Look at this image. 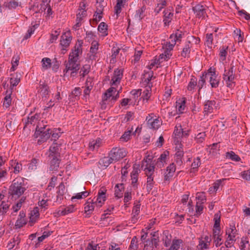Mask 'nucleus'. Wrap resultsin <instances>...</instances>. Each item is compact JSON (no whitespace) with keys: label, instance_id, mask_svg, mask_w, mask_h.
I'll return each instance as SVG.
<instances>
[{"label":"nucleus","instance_id":"9b49d317","mask_svg":"<svg viewBox=\"0 0 250 250\" xmlns=\"http://www.w3.org/2000/svg\"><path fill=\"white\" fill-rule=\"evenodd\" d=\"M208 7L204 4L199 3L193 7L196 17L199 19H204L207 16Z\"/></svg>","mask_w":250,"mask_h":250},{"label":"nucleus","instance_id":"ddd939ff","mask_svg":"<svg viewBox=\"0 0 250 250\" xmlns=\"http://www.w3.org/2000/svg\"><path fill=\"white\" fill-rule=\"evenodd\" d=\"M82 47L81 44H76L70 53L68 59L78 62L79 55L82 53Z\"/></svg>","mask_w":250,"mask_h":250},{"label":"nucleus","instance_id":"052dcab7","mask_svg":"<svg viewBox=\"0 0 250 250\" xmlns=\"http://www.w3.org/2000/svg\"><path fill=\"white\" fill-rule=\"evenodd\" d=\"M228 180L227 178H223L221 179L216 180L213 184V188L217 191L220 187H222L224 185L223 183L224 181Z\"/></svg>","mask_w":250,"mask_h":250},{"label":"nucleus","instance_id":"49530a36","mask_svg":"<svg viewBox=\"0 0 250 250\" xmlns=\"http://www.w3.org/2000/svg\"><path fill=\"white\" fill-rule=\"evenodd\" d=\"M20 80L21 77L20 74L16 73L13 75L10 80L11 87L12 86L13 87L17 86L20 83Z\"/></svg>","mask_w":250,"mask_h":250},{"label":"nucleus","instance_id":"72a5a7b5","mask_svg":"<svg viewBox=\"0 0 250 250\" xmlns=\"http://www.w3.org/2000/svg\"><path fill=\"white\" fill-rule=\"evenodd\" d=\"M201 165V161L200 158L199 157H197V158L194 159L193 162L192 163L191 165V168L190 169V173H194L196 171H198V167Z\"/></svg>","mask_w":250,"mask_h":250},{"label":"nucleus","instance_id":"4be33fe9","mask_svg":"<svg viewBox=\"0 0 250 250\" xmlns=\"http://www.w3.org/2000/svg\"><path fill=\"white\" fill-rule=\"evenodd\" d=\"M95 209H98L94 202V199L89 198L85 204L84 211L87 214H91Z\"/></svg>","mask_w":250,"mask_h":250},{"label":"nucleus","instance_id":"dca6fc26","mask_svg":"<svg viewBox=\"0 0 250 250\" xmlns=\"http://www.w3.org/2000/svg\"><path fill=\"white\" fill-rule=\"evenodd\" d=\"M40 218V213L38 208H34L29 213V221L28 224L30 226H33Z\"/></svg>","mask_w":250,"mask_h":250},{"label":"nucleus","instance_id":"b1692460","mask_svg":"<svg viewBox=\"0 0 250 250\" xmlns=\"http://www.w3.org/2000/svg\"><path fill=\"white\" fill-rule=\"evenodd\" d=\"M27 223L25 218V214L24 212L21 211L18 218L15 223L16 229H20L25 225Z\"/></svg>","mask_w":250,"mask_h":250},{"label":"nucleus","instance_id":"79ce46f5","mask_svg":"<svg viewBox=\"0 0 250 250\" xmlns=\"http://www.w3.org/2000/svg\"><path fill=\"white\" fill-rule=\"evenodd\" d=\"M172 236L168 231H164L163 235V241L165 247H168L171 242Z\"/></svg>","mask_w":250,"mask_h":250},{"label":"nucleus","instance_id":"c03bdc74","mask_svg":"<svg viewBox=\"0 0 250 250\" xmlns=\"http://www.w3.org/2000/svg\"><path fill=\"white\" fill-rule=\"evenodd\" d=\"M124 187L123 184H118L115 186V195L118 198H121L123 196V191L124 190Z\"/></svg>","mask_w":250,"mask_h":250},{"label":"nucleus","instance_id":"13d9d810","mask_svg":"<svg viewBox=\"0 0 250 250\" xmlns=\"http://www.w3.org/2000/svg\"><path fill=\"white\" fill-rule=\"evenodd\" d=\"M207 79L206 72L204 73L200 77L198 83H197V86L199 88L200 90L206 83V79Z\"/></svg>","mask_w":250,"mask_h":250},{"label":"nucleus","instance_id":"bb28decb","mask_svg":"<svg viewBox=\"0 0 250 250\" xmlns=\"http://www.w3.org/2000/svg\"><path fill=\"white\" fill-rule=\"evenodd\" d=\"M184 32L180 30H177L174 33L172 34L170 36V39L175 40L176 43H180L182 39L184 38Z\"/></svg>","mask_w":250,"mask_h":250},{"label":"nucleus","instance_id":"3c124183","mask_svg":"<svg viewBox=\"0 0 250 250\" xmlns=\"http://www.w3.org/2000/svg\"><path fill=\"white\" fill-rule=\"evenodd\" d=\"M98 31L102 34L103 36L107 35V25L104 22L100 23L98 27Z\"/></svg>","mask_w":250,"mask_h":250},{"label":"nucleus","instance_id":"ea45409f","mask_svg":"<svg viewBox=\"0 0 250 250\" xmlns=\"http://www.w3.org/2000/svg\"><path fill=\"white\" fill-rule=\"evenodd\" d=\"M102 140L100 138L93 140L89 143V147L91 150H97L101 145Z\"/></svg>","mask_w":250,"mask_h":250},{"label":"nucleus","instance_id":"4468645a","mask_svg":"<svg viewBox=\"0 0 250 250\" xmlns=\"http://www.w3.org/2000/svg\"><path fill=\"white\" fill-rule=\"evenodd\" d=\"M175 40L169 39L168 42H167L166 44V50L164 53H162V55L165 57V59L167 60L169 59L171 56V51L173 50V48L176 44Z\"/></svg>","mask_w":250,"mask_h":250},{"label":"nucleus","instance_id":"a211bd4d","mask_svg":"<svg viewBox=\"0 0 250 250\" xmlns=\"http://www.w3.org/2000/svg\"><path fill=\"white\" fill-rule=\"evenodd\" d=\"M105 200V192L103 190H100L98 192L96 200H94L96 208H101L104 204Z\"/></svg>","mask_w":250,"mask_h":250},{"label":"nucleus","instance_id":"8fccbe9b","mask_svg":"<svg viewBox=\"0 0 250 250\" xmlns=\"http://www.w3.org/2000/svg\"><path fill=\"white\" fill-rule=\"evenodd\" d=\"M155 167L154 164L147 163L144 171L146 175H153Z\"/></svg>","mask_w":250,"mask_h":250},{"label":"nucleus","instance_id":"338daca9","mask_svg":"<svg viewBox=\"0 0 250 250\" xmlns=\"http://www.w3.org/2000/svg\"><path fill=\"white\" fill-rule=\"evenodd\" d=\"M152 87V85L148 86H146V89L143 92V100H146L147 101L148 99L149 98L150 95H151V88Z\"/></svg>","mask_w":250,"mask_h":250},{"label":"nucleus","instance_id":"2f4dec72","mask_svg":"<svg viewBox=\"0 0 250 250\" xmlns=\"http://www.w3.org/2000/svg\"><path fill=\"white\" fill-rule=\"evenodd\" d=\"M20 242L21 239L19 236H14L13 238L11 239L8 243L7 248L8 250H12L16 247V248L17 249Z\"/></svg>","mask_w":250,"mask_h":250},{"label":"nucleus","instance_id":"774afa93","mask_svg":"<svg viewBox=\"0 0 250 250\" xmlns=\"http://www.w3.org/2000/svg\"><path fill=\"white\" fill-rule=\"evenodd\" d=\"M206 137L205 132L199 133L195 137V140L197 143H202L204 142Z\"/></svg>","mask_w":250,"mask_h":250},{"label":"nucleus","instance_id":"c9c22d12","mask_svg":"<svg viewBox=\"0 0 250 250\" xmlns=\"http://www.w3.org/2000/svg\"><path fill=\"white\" fill-rule=\"evenodd\" d=\"M141 89H133L130 92V97L129 98L132 99L131 104H135L138 100L139 97L141 96Z\"/></svg>","mask_w":250,"mask_h":250},{"label":"nucleus","instance_id":"69168bd1","mask_svg":"<svg viewBox=\"0 0 250 250\" xmlns=\"http://www.w3.org/2000/svg\"><path fill=\"white\" fill-rule=\"evenodd\" d=\"M204 206L203 204H201L199 202H196L195 206V213L194 215L198 217L203 212Z\"/></svg>","mask_w":250,"mask_h":250},{"label":"nucleus","instance_id":"393cba45","mask_svg":"<svg viewBox=\"0 0 250 250\" xmlns=\"http://www.w3.org/2000/svg\"><path fill=\"white\" fill-rule=\"evenodd\" d=\"M104 6L101 2H97L96 4V11L94 15L95 17L94 20L96 21H100L102 18L103 11Z\"/></svg>","mask_w":250,"mask_h":250},{"label":"nucleus","instance_id":"e433bc0d","mask_svg":"<svg viewBox=\"0 0 250 250\" xmlns=\"http://www.w3.org/2000/svg\"><path fill=\"white\" fill-rule=\"evenodd\" d=\"M52 159L50 162V170H57L59 167L60 160L58 156H55L52 157Z\"/></svg>","mask_w":250,"mask_h":250},{"label":"nucleus","instance_id":"f704fd0d","mask_svg":"<svg viewBox=\"0 0 250 250\" xmlns=\"http://www.w3.org/2000/svg\"><path fill=\"white\" fill-rule=\"evenodd\" d=\"M12 93V88L10 90H7L6 92V96L4 98L3 105L6 107H8L10 105L12 101L11 94Z\"/></svg>","mask_w":250,"mask_h":250},{"label":"nucleus","instance_id":"6ab92c4d","mask_svg":"<svg viewBox=\"0 0 250 250\" xmlns=\"http://www.w3.org/2000/svg\"><path fill=\"white\" fill-rule=\"evenodd\" d=\"M38 93H40L42 97L46 98L50 93L49 87L44 83H40L39 85L37 87Z\"/></svg>","mask_w":250,"mask_h":250},{"label":"nucleus","instance_id":"5fc2aeb1","mask_svg":"<svg viewBox=\"0 0 250 250\" xmlns=\"http://www.w3.org/2000/svg\"><path fill=\"white\" fill-rule=\"evenodd\" d=\"M196 202L204 204L207 201L205 192H198L196 196Z\"/></svg>","mask_w":250,"mask_h":250},{"label":"nucleus","instance_id":"4d7b16f0","mask_svg":"<svg viewBox=\"0 0 250 250\" xmlns=\"http://www.w3.org/2000/svg\"><path fill=\"white\" fill-rule=\"evenodd\" d=\"M42 65L43 69H47L51 66V60L48 58H43L42 60Z\"/></svg>","mask_w":250,"mask_h":250},{"label":"nucleus","instance_id":"4c0bfd02","mask_svg":"<svg viewBox=\"0 0 250 250\" xmlns=\"http://www.w3.org/2000/svg\"><path fill=\"white\" fill-rule=\"evenodd\" d=\"M228 46H223L219 49V60L221 62H223L226 60V57L228 55Z\"/></svg>","mask_w":250,"mask_h":250},{"label":"nucleus","instance_id":"c85d7f7f","mask_svg":"<svg viewBox=\"0 0 250 250\" xmlns=\"http://www.w3.org/2000/svg\"><path fill=\"white\" fill-rule=\"evenodd\" d=\"M188 197L189 195L188 194H184L182 196V199H181V204H183L184 206H187L188 207L189 211L191 210L192 211H193V207L192 206V202L191 200L188 201Z\"/></svg>","mask_w":250,"mask_h":250},{"label":"nucleus","instance_id":"6e6552de","mask_svg":"<svg viewBox=\"0 0 250 250\" xmlns=\"http://www.w3.org/2000/svg\"><path fill=\"white\" fill-rule=\"evenodd\" d=\"M218 108V105L214 100H208L204 104L203 113L204 117L208 116L209 114L214 112Z\"/></svg>","mask_w":250,"mask_h":250},{"label":"nucleus","instance_id":"603ef678","mask_svg":"<svg viewBox=\"0 0 250 250\" xmlns=\"http://www.w3.org/2000/svg\"><path fill=\"white\" fill-rule=\"evenodd\" d=\"M82 93V91L81 88L80 87H76L71 93V95H69L70 99H74V101L75 100H77L79 99V96L81 95Z\"/></svg>","mask_w":250,"mask_h":250},{"label":"nucleus","instance_id":"bf43d9fd","mask_svg":"<svg viewBox=\"0 0 250 250\" xmlns=\"http://www.w3.org/2000/svg\"><path fill=\"white\" fill-rule=\"evenodd\" d=\"M90 70V66L89 64L84 65L80 69V75L81 76L84 77L88 74Z\"/></svg>","mask_w":250,"mask_h":250},{"label":"nucleus","instance_id":"37998d69","mask_svg":"<svg viewBox=\"0 0 250 250\" xmlns=\"http://www.w3.org/2000/svg\"><path fill=\"white\" fill-rule=\"evenodd\" d=\"M146 7L145 6H142L141 8L136 10V14L135 15V18L140 21L143 19L145 16V11Z\"/></svg>","mask_w":250,"mask_h":250},{"label":"nucleus","instance_id":"6e6d98bb","mask_svg":"<svg viewBox=\"0 0 250 250\" xmlns=\"http://www.w3.org/2000/svg\"><path fill=\"white\" fill-rule=\"evenodd\" d=\"M6 7H8L9 9H15L18 6L21 5V2H19L15 0H11L8 2L4 3Z\"/></svg>","mask_w":250,"mask_h":250},{"label":"nucleus","instance_id":"0e129e2a","mask_svg":"<svg viewBox=\"0 0 250 250\" xmlns=\"http://www.w3.org/2000/svg\"><path fill=\"white\" fill-rule=\"evenodd\" d=\"M212 41H213V34L212 33L210 34H207L206 36V42L205 44L208 48H211L212 45Z\"/></svg>","mask_w":250,"mask_h":250},{"label":"nucleus","instance_id":"58836bf2","mask_svg":"<svg viewBox=\"0 0 250 250\" xmlns=\"http://www.w3.org/2000/svg\"><path fill=\"white\" fill-rule=\"evenodd\" d=\"M183 243L181 239H173L170 247L167 250H178Z\"/></svg>","mask_w":250,"mask_h":250},{"label":"nucleus","instance_id":"2eb2a0df","mask_svg":"<svg viewBox=\"0 0 250 250\" xmlns=\"http://www.w3.org/2000/svg\"><path fill=\"white\" fill-rule=\"evenodd\" d=\"M75 211V207L73 205L69 206L63 208H59L54 213V216H60L67 215L69 213L73 212Z\"/></svg>","mask_w":250,"mask_h":250},{"label":"nucleus","instance_id":"20e7f679","mask_svg":"<svg viewBox=\"0 0 250 250\" xmlns=\"http://www.w3.org/2000/svg\"><path fill=\"white\" fill-rule=\"evenodd\" d=\"M234 65L231 64L230 66L225 68L223 76V80L225 81L227 87L233 88L235 85V75L234 73Z\"/></svg>","mask_w":250,"mask_h":250},{"label":"nucleus","instance_id":"f257e3e1","mask_svg":"<svg viewBox=\"0 0 250 250\" xmlns=\"http://www.w3.org/2000/svg\"><path fill=\"white\" fill-rule=\"evenodd\" d=\"M123 75V69H116L114 71L110 82L111 87L104 93L102 97V106L104 104H107L108 102L116 101L119 98V90L117 89V87L120 83Z\"/></svg>","mask_w":250,"mask_h":250},{"label":"nucleus","instance_id":"de8ad7c7","mask_svg":"<svg viewBox=\"0 0 250 250\" xmlns=\"http://www.w3.org/2000/svg\"><path fill=\"white\" fill-rule=\"evenodd\" d=\"M99 43L96 41H93L92 42L91 46L90 48V52L95 56L98 53L99 49Z\"/></svg>","mask_w":250,"mask_h":250},{"label":"nucleus","instance_id":"f3484780","mask_svg":"<svg viewBox=\"0 0 250 250\" xmlns=\"http://www.w3.org/2000/svg\"><path fill=\"white\" fill-rule=\"evenodd\" d=\"M167 60L165 59V57L162 54L158 57L156 56L154 59L151 60L149 62V64L148 65L149 70H151V69L155 67L157 68L158 65H159L161 63Z\"/></svg>","mask_w":250,"mask_h":250},{"label":"nucleus","instance_id":"cd10ccee","mask_svg":"<svg viewBox=\"0 0 250 250\" xmlns=\"http://www.w3.org/2000/svg\"><path fill=\"white\" fill-rule=\"evenodd\" d=\"M191 47V44H190V42L187 41L181 52V56L184 58H188Z\"/></svg>","mask_w":250,"mask_h":250},{"label":"nucleus","instance_id":"412c9836","mask_svg":"<svg viewBox=\"0 0 250 250\" xmlns=\"http://www.w3.org/2000/svg\"><path fill=\"white\" fill-rule=\"evenodd\" d=\"M145 73L142 79L143 83L146 86H148L151 85H152L150 81L152 79H154L155 77L153 76V72L152 70H148L147 71H144Z\"/></svg>","mask_w":250,"mask_h":250},{"label":"nucleus","instance_id":"39448f33","mask_svg":"<svg viewBox=\"0 0 250 250\" xmlns=\"http://www.w3.org/2000/svg\"><path fill=\"white\" fill-rule=\"evenodd\" d=\"M72 41V36L69 31L62 33L60 41L61 53L65 54L68 50Z\"/></svg>","mask_w":250,"mask_h":250},{"label":"nucleus","instance_id":"423d86ee","mask_svg":"<svg viewBox=\"0 0 250 250\" xmlns=\"http://www.w3.org/2000/svg\"><path fill=\"white\" fill-rule=\"evenodd\" d=\"M126 154L127 152L124 148L113 147L109 153V156L115 162L125 157Z\"/></svg>","mask_w":250,"mask_h":250},{"label":"nucleus","instance_id":"a19ab883","mask_svg":"<svg viewBox=\"0 0 250 250\" xmlns=\"http://www.w3.org/2000/svg\"><path fill=\"white\" fill-rule=\"evenodd\" d=\"M164 24L166 25H169V23L171 22L172 19L173 14L168 10L165 11L164 12Z\"/></svg>","mask_w":250,"mask_h":250},{"label":"nucleus","instance_id":"e2e57ef3","mask_svg":"<svg viewBox=\"0 0 250 250\" xmlns=\"http://www.w3.org/2000/svg\"><path fill=\"white\" fill-rule=\"evenodd\" d=\"M60 33V31L59 30L54 31L50 35L49 42L50 43L55 42L58 38Z\"/></svg>","mask_w":250,"mask_h":250},{"label":"nucleus","instance_id":"f03ea898","mask_svg":"<svg viewBox=\"0 0 250 250\" xmlns=\"http://www.w3.org/2000/svg\"><path fill=\"white\" fill-rule=\"evenodd\" d=\"M25 178L21 177L16 178L10 186L9 193L14 197H19L26 190Z\"/></svg>","mask_w":250,"mask_h":250},{"label":"nucleus","instance_id":"09e8293b","mask_svg":"<svg viewBox=\"0 0 250 250\" xmlns=\"http://www.w3.org/2000/svg\"><path fill=\"white\" fill-rule=\"evenodd\" d=\"M58 146L56 143L53 144L50 147L49 151V157L58 156Z\"/></svg>","mask_w":250,"mask_h":250},{"label":"nucleus","instance_id":"0eeeda50","mask_svg":"<svg viewBox=\"0 0 250 250\" xmlns=\"http://www.w3.org/2000/svg\"><path fill=\"white\" fill-rule=\"evenodd\" d=\"M207 79H209V82L212 88L218 87L220 83V79L216 73L215 69L210 67L207 72H206Z\"/></svg>","mask_w":250,"mask_h":250},{"label":"nucleus","instance_id":"a878e982","mask_svg":"<svg viewBox=\"0 0 250 250\" xmlns=\"http://www.w3.org/2000/svg\"><path fill=\"white\" fill-rule=\"evenodd\" d=\"M186 99L183 98L176 102V107L179 114L183 113L185 112L186 108Z\"/></svg>","mask_w":250,"mask_h":250},{"label":"nucleus","instance_id":"7c9ffc66","mask_svg":"<svg viewBox=\"0 0 250 250\" xmlns=\"http://www.w3.org/2000/svg\"><path fill=\"white\" fill-rule=\"evenodd\" d=\"M10 165L14 169L13 172L15 174L19 173L22 169V164L16 160H12L10 162Z\"/></svg>","mask_w":250,"mask_h":250},{"label":"nucleus","instance_id":"f8f14e48","mask_svg":"<svg viewBox=\"0 0 250 250\" xmlns=\"http://www.w3.org/2000/svg\"><path fill=\"white\" fill-rule=\"evenodd\" d=\"M211 236L203 235L199 240L197 250H206L209 248L211 244Z\"/></svg>","mask_w":250,"mask_h":250},{"label":"nucleus","instance_id":"473e14b6","mask_svg":"<svg viewBox=\"0 0 250 250\" xmlns=\"http://www.w3.org/2000/svg\"><path fill=\"white\" fill-rule=\"evenodd\" d=\"M184 151L179 150L175 154L174 161L178 166H181L183 163Z\"/></svg>","mask_w":250,"mask_h":250},{"label":"nucleus","instance_id":"680f3d73","mask_svg":"<svg viewBox=\"0 0 250 250\" xmlns=\"http://www.w3.org/2000/svg\"><path fill=\"white\" fill-rule=\"evenodd\" d=\"M92 87L91 80L90 78H88L86 81V87L83 91L84 95H89Z\"/></svg>","mask_w":250,"mask_h":250},{"label":"nucleus","instance_id":"9d476101","mask_svg":"<svg viewBox=\"0 0 250 250\" xmlns=\"http://www.w3.org/2000/svg\"><path fill=\"white\" fill-rule=\"evenodd\" d=\"M153 115V114H148V115L146 116V121L149 128L156 130L160 127L162 125V122L159 118H154Z\"/></svg>","mask_w":250,"mask_h":250},{"label":"nucleus","instance_id":"7ed1b4c3","mask_svg":"<svg viewBox=\"0 0 250 250\" xmlns=\"http://www.w3.org/2000/svg\"><path fill=\"white\" fill-rule=\"evenodd\" d=\"M46 125H44L43 121L39 122L36 126V131L34 136L36 138H39L38 144H41L42 143L46 141L50 137L52 132L49 128H46Z\"/></svg>","mask_w":250,"mask_h":250},{"label":"nucleus","instance_id":"c756f323","mask_svg":"<svg viewBox=\"0 0 250 250\" xmlns=\"http://www.w3.org/2000/svg\"><path fill=\"white\" fill-rule=\"evenodd\" d=\"M40 117V115L38 114H35L33 115H31L30 116H29L27 119V122H26V125L31 124L34 125L36 124L37 125L39 122H41L39 119Z\"/></svg>","mask_w":250,"mask_h":250},{"label":"nucleus","instance_id":"aec40b11","mask_svg":"<svg viewBox=\"0 0 250 250\" xmlns=\"http://www.w3.org/2000/svg\"><path fill=\"white\" fill-rule=\"evenodd\" d=\"M159 240L158 239L151 237L150 240L145 242L144 250H154L157 247Z\"/></svg>","mask_w":250,"mask_h":250},{"label":"nucleus","instance_id":"864d4df0","mask_svg":"<svg viewBox=\"0 0 250 250\" xmlns=\"http://www.w3.org/2000/svg\"><path fill=\"white\" fill-rule=\"evenodd\" d=\"M65 192V188L64 184L62 183L60 184L58 187V190L57 191V200L59 199L61 200L62 199V196Z\"/></svg>","mask_w":250,"mask_h":250},{"label":"nucleus","instance_id":"1a4fd4ad","mask_svg":"<svg viewBox=\"0 0 250 250\" xmlns=\"http://www.w3.org/2000/svg\"><path fill=\"white\" fill-rule=\"evenodd\" d=\"M80 69V64L77 61L69 60L65 63V68L63 72L65 73L71 72V75L74 76V74H76L78 70Z\"/></svg>","mask_w":250,"mask_h":250},{"label":"nucleus","instance_id":"5701e85b","mask_svg":"<svg viewBox=\"0 0 250 250\" xmlns=\"http://www.w3.org/2000/svg\"><path fill=\"white\" fill-rule=\"evenodd\" d=\"M113 161L111 159L110 156L104 157L101 159L98 162V167L102 169H104L111 163H113Z\"/></svg>","mask_w":250,"mask_h":250},{"label":"nucleus","instance_id":"a18cd8bd","mask_svg":"<svg viewBox=\"0 0 250 250\" xmlns=\"http://www.w3.org/2000/svg\"><path fill=\"white\" fill-rule=\"evenodd\" d=\"M226 157L227 159H230L235 162H239L241 160L240 157L232 151L227 152L226 153Z\"/></svg>","mask_w":250,"mask_h":250}]
</instances>
